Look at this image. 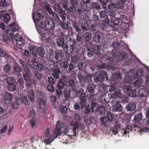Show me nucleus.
Returning <instances> with one entry per match:
<instances>
[{
	"label": "nucleus",
	"instance_id": "obj_62",
	"mask_svg": "<svg viewBox=\"0 0 149 149\" xmlns=\"http://www.w3.org/2000/svg\"><path fill=\"white\" fill-rule=\"evenodd\" d=\"M68 84L70 86L73 87L75 86L76 83L74 80L71 79L69 81Z\"/></svg>",
	"mask_w": 149,
	"mask_h": 149
},
{
	"label": "nucleus",
	"instance_id": "obj_6",
	"mask_svg": "<svg viewBox=\"0 0 149 149\" xmlns=\"http://www.w3.org/2000/svg\"><path fill=\"white\" fill-rule=\"evenodd\" d=\"M10 30L6 31V34L7 37L10 40H13L14 34L12 32H15L17 31L19 29L18 26L16 23H13L11 24L9 27Z\"/></svg>",
	"mask_w": 149,
	"mask_h": 149
},
{
	"label": "nucleus",
	"instance_id": "obj_25",
	"mask_svg": "<svg viewBox=\"0 0 149 149\" xmlns=\"http://www.w3.org/2000/svg\"><path fill=\"white\" fill-rule=\"evenodd\" d=\"M38 44H35L34 45H31L29 47V50L31 54L33 55L36 54V51L37 49Z\"/></svg>",
	"mask_w": 149,
	"mask_h": 149
},
{
	"label": "nucleus",
	"instance_id": "obj_19",
	"mask_svg": "<svg viewBox=\"0 0 149 149\" xmlns=\"http://www.w3.org/2000/svg\"><path fill=\"white\" fill-rule=\"evenodd\" d=\"M122 95V93L121 90L118 88H116V89L114 91V93L111 94V98H114L113 100L116 101L117 98L121 97Z\"/></svg>",
	"mask_w": 149,
	"mask_h": 149
},
{
	"label": "nucleus",
	"instance_id": "obj_21",
	"mask_svg": "<svg viewBox=\"0 0 149 149\" xmlns=\"http://www.w3.org/2000/svg\"><path fill=\"white\" fill-rule=\"evenodd\" d=\"M122 79V77L121 74L118 72H116L112 75L111 79V83H113V81H119Z\"/></svg>",
	"mask_w": 149,
	"mask_h": 149
},
{
	"label": "nucleus",
	"instance_id": "obj_58",
	"mask_svg": "<svg viewBox=\"0 0 149 149\" xmlns=\"http://www.w3.org/2000/svg\"><path fill=\"white\" fill-rule=\"evenodd\" d=\"M107 116L109 122H111L113 120V117L112 113L110 112L108 113L107 114Z\"/></svg>",
	"mask_w": 149,
	"mask_h": 149
},
{
	"label": "nucleus",
	"instance_id": "obj_45",
	"mask_svg": "<svg viewBox=\"0 0 149 149\" xmlns=\"http://www.w3.org/2000/svg\"><path fill=\"white\" fill-rule=\"evenodd\" d=\"M116 8V6L112 2L109 3L108 6V8L110 11H113Z\"/></svg>",
	"mask_w": 149,
	"mask_h": 149
},
{
	"label": "nucleus",
	"instance_id": "obj_24",
	"mask_svg": "<svg viewBox=\"0 0 149 149\" xmlns=\"http://www.w3.org/2000/svg\"><path fill=\"white\" fill-rule=\"evenodd\" d=\"M92 37V34L88 32H85L83 34V38L87 42L89 41L91 39Z\"/></svg>",
	"mask_w": 149,
	"mask_h": 149
},
{
	"label": "nucleus",
	"instance_id": "obj_41",
	"mask_svg": "<svg viewBox=\"0 0 149 149\" xmlns=\"http://www.w3.org/2000/svg\"><path fill=\"white\" fill-rule=\"evenodd\" d=\"M16 82V79L13 77L10 76L7 77V83L8 84H14Z\"/></svg>",
	"mask_w": 149,
	"mask_h": 149
},
{
	"label": "nucleus",
	"instance_id": "obj_8",
	"mask_svg": "<svg viewBox=\"0 0 149 149\" xmlns=\"http://www.w3.org/2000/svg\"><path fill=\"white\" fill-rule=\"evenodd\" d=\"M69 44V46H66V49H65L64 51L67 54H71L76 48L77 47V42L74 39H70Z\"/></svg>",
	"mask_w": 149,
	"mask_h": 149
},
{
	"label": "nucleus",
	"instance_id": "obj_28",
	"mask_svg": "<svg viewBox=\"0 0 149 149\" xmlns=\"http://www.w3.org/2000/svg\"><path fill=\"white\" fill-rule=\"evenodd\" d=\"M102 46L101 45H96L94 47V52L97 54H100L103 52Z\"/></svg>",
	"mask_w": 149,
	"mask_h": 149
},
{
	"label": "nucleus",
	"instance_id": "obj_5",
	"mask_svg": "<svg viewBox=\"0 0 149 149\" xmlns=\"http://www.w3.org/2000/svg\"><path fill=\"white\" fill-rule=\"evenodd\" d=\"M72 91L76 93L77 96L80 95V99L81 100L80 104L81 106V107L83 108L86 105V100L87 97L85 93L84 92V91L82 89H78V87L74 86L72 89Z\"/></svg>",
	"mask_w": 149,
	"mask_h": 149
},
{
	"label": "nucleus",
	"instance_id": "obj_56",
	"mask_svg": "<svg viewBox=\"0 0 149 149\" xmlns=\"http://www.w3.org/2000/svg\"><path fill=\"white\" fill-rule=\"evenodd\" d=\"M21 103V101L20 98H19L16 100L15 103L12 105V107L14 109H17L18 107V105Z\"/></svg>",
	"mask_w": 149,
	"mask_h": 149
},
{
	"label": "nucleus",
	"instance_id": "obj_31",
	"mask_svg": "<svg viewBox=\"0 0 149 149\" xmlns=\"http://www.w3.org/2000/svg\"><path fill=\"white\" fill-rule=\"evenodd\" d=\"M136 105L134 103H130L126 107L127 111H131L134 110L136 108Z\"/></svg>",
	"mask_w": 149,
	"mask_h": 149
},
{
	"label": "nucleus",
	"instance_id": "obj_53",
	"mask_svg": "<svg viewBox=\"0 0 149 149\" xmlns=\"http://www.w3.org/2000/svg\"><path fill=\"white\" fill-rule=\"evenodd\" d=\"M70 91L69 90L66 89L64 92V96L65 99L68 100L69 98Z\"/></svg>",
	"mask_w": 149,
	"mask_h": 149
},
{
	"label": "nucleus",
	"instance_id": "obj_4",
	"mask_svg": "<svg viewBox=\"0 0 149 149\" xmlns=\"http://www.w3.org/2000/svg\"><path fill=\"white\" fill-rule=\"evenodd\" d=\"M144 74V72L142 69L138 70L135 74H134L132 71L128 72L125 74L124 81L127 83H131L134 79L141 76Z\"/></svg>",
	"mask_w": 149,
	"mask_h": 149
},
{
	"label": "nucleus",
	"instance_id": "obj_9",
	"mask_svg": "<svg viewBox=\"0 0 149 149\" xmlns=\"http://www.w3.org/2000/svg\"><path fill=\"white\" fill-rule=\"evenodd\" d=\"M78 77L81 83L82 82L88 83L91 81V77L90 75L88 74L85 71H83L78 74Z\"/></svg>",
	"mask_w": 149,
	"mask_h": 149
},
{
	"label": "nucleus",
	"instance_id": "obj_63",
	"mask_svg": "<svg viewBox=\"0 0 149 149\" xmlns=\"http://www.w3.org/2000/svg\"><path fill=\"white\" fill-rule=\"evenodd\" d=\"M43 68V65L39 63H38L36 67V70L39 71H41Z\"/></svg>",
	"mask_w": 149,
	"mask_h": 149
},
{
	"label": "nucleus",
	"instance_id": "obj_59",
	"mask_svg": "<svg viewBox=\"0 0 149 149\" xmlns=\"http://www.w3.org/2000/svg\"><path fill=\"white\" fill-rule=\"evenodd\" d=\"M3 19L4 22L7 23L10 20V17L8 14H6L4 16Z\"/></svg>",
	"mask_w": 149,
	"mask_h": 149
},
{
	"label": "nucleus",
	"instance_id": "obj_48",
	"mask_svg": "<svg viewBox=\"0 0 149 149\" xmlns=\"http://www.w3.org/2000/svg\"><path fill=\"white\" fill-rule=\"evenodd\" d=\"M101 121L102 122L101 125L106 127L107 126V122H108L107 118L105 116L101 118Z\"/></svg>",
	"mask_w": 149,
	"mask_h": 149
},
{
	"label": "nucleus",
	"instance_id": "obj_22",
	"mask_svg": "<svg viewBox=\"0 0 149 149\" xmlns=\"http://www.w3.org/2000/svg\"><path fill=\"white\" fill-rule=\"evenodd\" d=\"M143 80L141 78H138L134 82V84L135 86L140 88L143 86Z\"/></svg>",
	"mask_w": 149,
	"mask_h": 149
},
{
	"label": "nucleus",
	"instance_id": "obj_54",
	"mask_svg": "<svg viewBox=\"0 0 149 149\" xmlns=\"http://www.w3.org/2000/svg\"><path fill=\"white\" fill-rule=\"evenodd\" d=\"M132 127L130 125H128L126 127L125 130H123V132L124 133V134L125 135L127 133H129L132 131Z\"/></svg>",
	"mask_w": 149,
	"mask_h": 149
},
{
	"label": "nucleus",
	"instance_id": "obj_14",
	"mask_svg": "<svg viewBox=\"0 0 149 149\" xmlns=\"http://www.w3.org/2000/svg\"><path fill=\"white\" fill-rule=\"evenodd\" d=\"M14 39L17 42L16 46L19 49H21L22 48V46L24 45V39L18 33L15 35L14 37Z\"/></svg>",
	"mask_w": 149,
	"mask_h": 149
},
{
	"label": "nucleus",
	"instance_id": "obj_38",
	"mask_svg": "<svg viewBox=\"0 0 149 149\" xmlns=\"http://www.w3.org/2000/svg\"><path fill=\"white\" fill-rule=\"evenodd\" d=\"M95 86L93 84H90L88 85L87 87V89L88 92L90 93H93Z\"/></svg>",
	"mask_w": 149,
	"mask_h": 149
},
{
	"label": "nucleus",
	"instance_id": "obj_50",
	"mask_svg": "<svg viewBox=\"0 0 149 149\" xmlns=\"http://www.w3.org/2000/svg\"><path fill=\"white\" fill-rule=\"evenodd\" d=\"M4 99L7 101H10L13 98L12 94L8 93H6L4 95Z\"/></svg>",
	"mask_w": 149,
	"mask_h": 149
},
{
	"label": "nucleus",
	"instance_id": "obj_30",
	"mask_svg": "<svg viewBox=\"0 0 149 149\" xmlns=\"http://www.w3.org/2000/svg\"><path fill=\"white\" fill-rule=\"evenodd\" d=\"M36 52V54H38L40 56L43 57L44 56L45 51L42 47L40 46L38 47Z\"/></svg>",
	"mask_w": 149,
	"mask_h": 149
},
{
	"label": "nucleus",
	"instance_id": "obj_51",
	"mask_svg": "<svg viewBox=\"0 0 149 149\" xmlns=\"http://www.w3.org/2000/svg\"><path fill=\"white\" fill-rule=\"evenodd\" d=\"M59 110L62 114H65L67 112V108L66 106H62L60 107Z\"/></svg>",
	"mask_w": 149,
	"mask_h": 149
},
{
	"label": "nucleus",
	"instance_id": "obj_52",
	"mask_svg": "<svg viewBox=\"0 0 149 149\" xmlns=\"http://www.w3.org/2000/svg\"><path fill=\"white\" fill-rule=\"evenodd\" d=\"M65 126V124L61 123L60 121H58L56 125V128L58 129H61Z\"/></svg>",
	"mask_w": 149,
	"mask_h": 149
},
{
	"label": "nucleus",
	"instance_id": "obj_64",
	"mask_svg": "<svg viewBox=\"0 0 149 149\" xmlns=\"http://www.w3.org/2000/svg\"><path fill=\"white\" fill-rule=\"evenodd\" d=\"M11 68V66L8 64H6L4 66L3 69L6 72H8L10 71Z\"/></svg>",
	"mask_w": 149,
	"mask_h": 149
},
{
	"label": "nucleus",
	"instance_id": "obj_13",
	"mask_svg": "<svg viewBox=\"0 0 149 149\" xmlns=\"http://www.w3.org/2000/svg\"><path fill=\"white\" fill-rule=\"evenodd\" d=\"M78 125H79L77 123H75L74 125H73V127H72V131L71 132V133L72 134V135H69V134H68L69 133V127L68 126H66L65 127V128L63 132V134H64L68 136H76L77 134L76 130L78 127Z\"/></svg>",
	"mask_w": 149,
	"mask_h": 149
},
{
	"label": "nucleus",
	"instance_id": "obj_49",
	"mask_svg": "<svg viewBox=\"0 0 149 149\" xmlns=\"http://www.w3.org/2000/svg\"><path fill=\"white\" fill-rule=\"evenodd\" d=\"M7 77L6 75H3L0 77V81L3 83H7Z\"/></svg>",
	"mask_w": 149,
	"mask_h": 149
},
{
	"label": "nucleus",
	"instance_id": "obj_42",
	"mask_svg": "<svg viewBox=\"0 0 149 149\" xmlns=\"http://www.w3.org/2000/svg\"><path fill=\"white\" fill-rule=\"evenodd\" d=\"M69 65L68 62L67 61H64L60 63V66L63 69L67 68Z\"/></svg>",
	"mask_w": 149,
	"mask_h": 149
},
{
	"label": "nucleus",
	"instance_id": "obj_37",
	"mask_svg": "<svg viewBox=\"0 0 149 149\" xmlns=\"http://www.w3.org/2000/svg\"><path fill=\"white\" fill-rule=\"evenodd\" d=\"M61 72L59 69H55L53 71L52 76L55 78L57 79L59 77V73Z\"/></svg>",
	"mask_w": 149,
	"mask_h": 149
},
{
	"label": "nucleus",
	"instance_id": "obj_3",
	"mask_svg": "<svg viewBox=\"0 0 149 149\" xmlns=\"http://www.w3.org/2000/svg\"><path fill=\"white\" fill-rule=\"evenodd\" d=\"M65 39L67 41H70L71 39L70 36L69 34L66 35L64 32H62L61 33L56 40L57 45L63 48L64 51L65 49H66V46L68 47L67 43L65 42Z\"/></svg>",
	"mask_w": 149,
	"mask_h": 149
},
{
	"label": "nucleus",
	"instance_id": "obj_1",
	"mask_svg": "<svg viewBox=\"0 0 149 149\" xmlns=\"http://www.w3.org/2000/svg\"><path fill=\"white\" fill-rule=\"evenodd\" d=\"M19 63L23 69V76L26 86L27 87H30L32 83L35 85L36 81L34 79L32 81L31 79V74L26 63L21 59L19 60Z\"/></svg>",
	"mask_w": 149,
	"mask_h": 149
},
{
	"label": "nucleus",
	"instance_id": "obj_57",
	"mask_svg": "<svg viewBox=\"0 0 149 149\" xmlns=\"http://www.w3.org/2000/svg\"><path fill=\"white\" fill-rule=\"evenodd\" d=\"M92 8H96V9H98L100 8V6L99 3L97 2H93L92 3L91 5Z\"/></svg>",
	"mask_w": 149,
	"mask_h": 149
},
{
	"label": "nucleus",
	"instance_id": "obj_16",
	"mask_svg": "<svg viewBox=\"0 0 149 149\" xmlns=\"http://www.w3.org/2000/svg\"><path fill=\"white\" fill-rule=\"evenodd\" d=\"M46 28L48 30H53L54 29L55 23L53 20L50 19H47L45 22Z\"/></svg>",
	"mask_w": 149,
	"mask_h": 149
},
{
	"label": "nucleus",
	"instance_id": "obj_2",
	"mask_svg": "<svg viewBox=\"0 0 149 149\" xmlns=\"http://www.w3.org/2000/svg\"><path fill=\"white\" fill-rule=\"evenodd\" d=\"M110 56L114 61L120 62L123 61L124 58L127 59L128 58V55L125 52H120L118 49H113L110 53Z\"/></svg>",
	"mask_w": 149,
	"mask_h": 149
},
{
	"label": "nucleus",
	"instance_id": "obj_36",
	"mask_svg": "<svg viewBox=\"0 0 149 149\" xmlns=\"http://www.w3.org/2000/svg\"><path fill=\"white\" fill-rule=\"evenodd\" d=\"M28 98L30 101L33 102L34 100V93L33 91L30 90L28 93Z\"/></svg>",
	"mask_w": 149,
	"mask_h": 149
},
{
	"label": "nucleus",
	"instance_id": "obj_44",
	"mask_svg": "<svg viewBox=\"0 0 149 149\" xmlns=\"http://www.w3.org/2000/svg\"><path fill=\"white\" fill-rule=\"evenodd\" d=\"M49 59L50 61H52L54 63H55L56 61L55 55H54V53L53 52H51L49 54Z\"/></svg>",
	"mask_w": 149,
	"mask_h": 149
},
{
	"label": "nucleus",
	"instance_id": "obj_10",
	"mask_svg": "<svg viewBox=\"0 0 149 149\" xmlns=\"http://www.w3.org/2000/svg\"><path fill=\"white\" fill-rule=\"evenodd\" d=\"M122 88L124 93H128V96L133 97L135 96L136 92L134 90H132L133 87L131 85H124L122 87Z\"/></svg>",
	"mask_w": 149,
	"mask_h": 149
},
{
	"label": "nucleus",
	"instance_id": "obj_46",
	"mask_svg": "<svg viewBox=\"0 0 149 149\" xmlns=\"http://www.w3.org/2000/svg\"><path fill=\"white\" fill-rule=\"evenodd\" d=\"M16 89V86L14 84H8L7 89L10 91H14Z\"/></svg>",
	"mask_w": 149,
	"mask_h": 149
},
{
	"label": "nucleus",
	"instance_id": "obj_39",
	"mask_svg": "<svg viewBox=\"0 0 149 149\" xmlns=\"http://www.w3.org/2000/svg\"><path fill=\"white\" fill-rule=\"evenodd\" d=\"M13 69L14 71L19 73L21 71V69L19 65L17 64H15L13 67Z\"/></svg>",
	"mask_w": 149,
	"mask_h": 149
},
{
	"label": "nucleus",
	"instance_id": "obj_23",
	"mask_svg": "<svg viewBox=\"0 0 149 149\" xmlns=\"http://www.w3.org/2000/svg\"><path fill=\"white\" fill-rule=\"evenodd\" d=\"M64 56V53L62 50H58L56 52L55 54V57L56 61H60L62 57Z\"/></svg>",
	"mask_w": 149,
	"mask_h": 149
},
{
	"label": "nucleus",
	"instance_id": "obj_7",
	"mask_svg": "<svg viewBox=\"0 0 149 149\" xmlns=\"http://www.w3.org/2000/svg\"><path fill=\"white\" fill-rule=\"evenodd\" d=\"M40 15L38 13L33 14V18L35 23H36L38 24V26H36V28H38V29L40 28L41 31L43 30V28H44V21L42 20H40Z\"/></svg>",
	"mask_w": 149,
	"mask_h": 149
},
{
	"label": "nucleus",
	"instance_id": "obj_29",
	"mask_svg": "<svg viewBox=\"0 0 149 149\" xmlns=\"http://www.w3.org/2000/svg\"><path fill=\"white\" fill-rule=\"evenodd\" d=\"M84 121L87 124L89 125L93 123H94V120L93 117H91L88 116H86L84 118Z\"/></svg>",
	"mask_w": 149,
	"mask_h": 149
},
{
	"label": "nucleus",
	"instance_id": "obj_27",
	"mask_svg": "<svg viewBox=\"0 0 149 149\" xmlns=\"http://www.w3.org/2000/svg\"><path fill=\"white\" fill-rule=\"evenodd\" d=\"M142 116L141 113H139L135 115L133 119V121L135 123H139L142 120Z\"/></svg>",
	"mask_w": 149,
	"mask_h": 149
},
{
	"label": "nucleus",
	"instance_id": "obj_17",
	"mask_svg": "<svg viewBox=\"0 0 149 149\" xmlns=\"http://www.w3.org/2000/svg\"><path fill=\"white\" fill-rule=\"evenodd\" d=\"M44 28H43V30L41 31L40 28L38 29V28H37V30L39 34L41 35L43 38H44L45 40H50L51 37L50 34L48 32H44Z\"/></svg>",
	"mask_w": 149,
	"mask_h": 149
},
{
	"label": "nucleus",
	"instance_id": "obj_18",
	"mask_svg": "<svg viewBox=\"0 0 149 149\" xmlns=\"http://www.w3.org/2000/svg\"><path fill=\"white\" fill-rule=\"evenodd\" d=\"M108 79V77L107 73L105 72H102L98 75L96 77L95 81L97 82L98 81H101L103 79Z\"/></svg>",
	"mask_w": 149,
	"mask_h": 149
},
{
	"label": "nucleus",
	"instance_id": "obj_20",
	"mask_svg": "<svg viewBox=\"0 0 149 149\" xmlns=\"http://www.w3.org/2000/svg\"><path fill=\"white\" fill-rule=\"evenodd\" d=\"M113 19L109 20L107 22L108 25L110 26H113L114 25H118L120 19L119 18L113 17Z\"/></svg>",
	"mask_w": 149,
	"mask_h": 149
},
{
	"label": "nucleus",
	"instance_id": "obj_35",
	"mask_svg": "<svg viewBox=\"0 0 149 149\" xmlns=\"http://www.w3.org/2000/svg\"><path fill=\"white\" fill-rule=\"evenodd\" d=\"M116 89V87L114 85H107L104 88V90L107 92H112Z\"/></svg>",
	"mask_w": 149,
	"mask_h": 149
},
{
	"label": "nucleus",
	"instance_id": "obj_61",
	"mask_svg": "<svg viewBox=\"0 0 149 149\" xmlns=\"http://www.w3.org/2000/svg\"><path fill=\"white\" fill-rule=\"evenodd\" d=\"M19 83L20 85V88L21 89H23L24 88V81L23 78L22 77H20L19 79Z\"/></svg>",
	"mask_w": 149,
	"mask_h": 149
},
{
	"label": "nucleus",
	"instance_id": "obj_34",
	"mask_svg": "<svg viewBox=\"0 0 149 149\" xmlns=\"http://www.w3.org/2000/svg\"><path fill=\"white\" fill-rule=\"evenodd\" d=\"M0 56L2 57H5V58L8 60H9L11 58L10 55L2 51L1 49H0Z\"/></svg>",
	"mask_w": 149,
	"mask_h": 149
},
{
	"label": "nucleus",
	"instance_id": "obj_26",
	"mask_svg": "<svg viewBox=\"0 0 149 149\" xmlns=\"http://www.w3.org/2000/svg\"><path fill=\"white\" fill-rule=\"evenodd\" d=\"M101 34L98 33H96L95 34L93 37V40L94 42H96L98 44H100L101 43Z\"/></svg>",
	"mask_w": 149,
	"mask_h": 149
},
{
	"label": "nucleus",
	"instance_id": "obj_15",
	"mask_svg": "<svg viewBox=\"0 0 149 149\" xmlns=\"http://www.w3.org/2000/svg\"><path fill=\"white\" fill-rule=\"evenodd\" d=\"M113 100L111 102V103L113 105L112 108V110L114 112L117 111H121L123 109V107L120 104V102L117 101Z\"/></svg>",
	"mask_w": 149,
	"mask_h": 149
},
{
	"label": "nucleus",
	"instance_id": "obj_33",
	"mask_svg": "<svg viewBox=\"0 0 149 149\" xmlns=\"http://www.w3.org/2000/svg\"><path fill=\"white\" fill-rule=\"evenodd\" d=\"M67 85V82L65 80L63 79H60L57 84L58 87L60 88H63L65 86H66Z\"/></svg>",
	"mask_w": 149,
	"mask_h": 149
},
{
	"label": "nucleus",
	"instance_id": "obj_11",
	"mask_svg": "<svg viewBox=\"0 0 149 149\" xmlns=\"http://www.w3.org/2000/svg\"><path fill=\"white\" fill-rule=\"evenodd\" d=\"M50 130L49 129L47 128L44 132V135L45 137V143L47 145L51 144L54 139V137L53 136H49Z\"/></svg>",
	"mask_w": 149,
	"mask_h": 149
},
{
	"label": "nucleus",
	"instance_id": "obj_47",
	"mask_svg": "<svg viewBox=\"0 0 149 149\" xmlns=\"http://www.w3.org/2000/svg\"><path fill=\"white\" fill-rule=\"evenodd\" d=\"M59 24L64 29H67L68 28V24L64 22L60 21Z\"/></svg>",
	"mask_w": 149,
	"mask_h": 149
},
{
	"label": "nucleus",
	"instance_id": "obj_43",
	"mask_svg": "<svg viewBox=\"0 0 149 149\" xmlns=\"http://www.w3.org/2000/svg\"><path fill=\"white\" fill-rule=\"evenodd\" d=\"M62 130L61 129H58L56 128L53 130V133L56 136L54 137V139H55L58 136H60L62 133Z\"/></svg>",
	"mask_w": 149,
	"mask_h": 149
},
{
	"label": "nucleus",
	"instance_id": "obj_40",
	"mask_svg": "<svg viewBox=\"0 0 149 149\" xmlns=\"http://www.w3.org/2000/svg\"><path fill=\"white\" fill-rule=\"evenodd\" d=\"M95 110L99 112L100 113L102 114L105 112V109L104 106L101 105L99 107L97 106V109H95Z\"/></svg>",
	"mask_w": 149,
	"mask_h": 149
},
{
	"label": "nucleus",
	"instance_id": "obj_32",
	"mask_svg": "<svg viewBox=\"0 0 149 149\" xmlns=\"http://www.w3.org/2000/svg\"><path fill=\"white\" fill-rule=\"evenodd\" d=\"M100 16L101 18H104L108 22L109 20V17L105 11H102L100 13Z\"/></svg>",
	"mask_w": 149,
	"mask_h": 149
},
{
	"label": "nucleus",
	"instance_id": "obj_60",
	"mask_svg": "<svg viewBox=\"0 0 149 149\" xmlns=\"http://www.w3.org/2000/svg\"><path fill=\"white\" fill-rule=\"evenodd\" d=\"M21 103L22 102L25 105H27L28 104V100L26 96L20 98Z\"/></svg>",
	"mask_w": 149,
	"mask_h": 149
},
{
	"label": "nucleus",
	"instance_id": "obj_12",
	"mask_svg": "<svg viewBox=\"0 0 149 149\" xmlns=\"http://www.w3.org/2000/svg\"><path fill=\"white\" fill-rule=\"evenodd\" d=\"M146 87L144 90H139V93L141 97L146 96L149 92V75L146 77V81L145 82Z\"/></svg>",
	"mask_w": 149,
	"mask_h": 149
},
{
	"label": "nucleus",
	"instance_id": "obj_55",
	"mask_svg": "<svg viewBox=\"0 0 149 149\" xmlns=\"http://www.w3.org/2000/svg\"><path fill=\"white\" fill-rule=\"evenodd\" d=\"M30 123L31 127L35 128L36 126V123L35 121V119L32 118L30 121Z\"/></svg>",
	"mask_w": 149,
	"mask_h": 149
}]
</instances>
